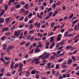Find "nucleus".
Here are the masks:
<instances>
[{"label":"nucleus","instance_id":"f257e3e1","mask_svg":"<svg viewBox=\"0 0 79 79\" xmlns=\"http://www.w3.org/2000/svg\"><path fill=\"white\" fill-rule=\"evenodd\" d=\"M50 55V54L49 53H47V52H45L43 55L39 56L38 58H42V60H45L46 58L48 59Z\"/></svg>","mask_w":79,"mask_h":79},{"label":"nucleus","instance_id":"6e6d98bb","mask_svg":"<svg viewBox=\"0 0 79 79\" xmlns=\"http://www.w3.org/2000/svg\"><path fill=\"white\" fill-rule=\"evenodd\" d=\"M40 23H39L37 25V27H36V28H38V27H40Z\"/></svg>","mask_w":79,"mask_h":79},{"label":"nucleus","instance_id":"58836bf2","mask_svg":"<svg viewBox=\"0 0 79 79\" xmlns=\"http://www.w3.org/2000/svg\"><path fill=\"white\" fill-rule=\"evenodd\" d=\"M72 57L73 61H75V60H76V57L73 56H72Z\"/></svg>","mask_w":79,"mask_h":79},{"label":"nucleus","instance_id":"e2e57ef3","mask_svg":"<svg viewBox=\"0 0 79 79\" xmlns=\"http://www.w3.org/2000/svg\"><path fill=\"white\" fill-rule=\"evenodd\" d=\"M42 39L43 40H44V41H45V40H46V37H45L44 36L42 38Z\"/></svg>","mask_w":79,"mask_h":79},{"label":"nucleus","instance_id":"f3484780","mask_svg":"<svg viewBox=\"0 0 79 79\" xmlns=\"http://www.w3.org/2000/svg\"><path fill=\"white\" fill-rule=\"evenodd\" d=\"M21 6V5L19 4V3H18L16 6V8H20Z\"/></svg>","mask_w":79,"mask_h":79},{"label":"nucleus","instance_id":"338daca9","mask_svg":"<svg viewBox=\"0 0 79 79\" xmlns=\"http://www.w3.org/2000/svg\"><path fill=\"white\" fill-rule=\"evenodd\" d=\"M33 52H34V49H32L30 52L29 53L30 54H31V53H32Z\"/></svg>","mask_w":79,"mask_h":79},{"label":"nucleus","instance_id":"393cba45","mask_svg":"<svg viewBox=\"0 0 79 79\" xmlns=\"http://www.w3.org/2000/svg\"><path fill=\"white\" fill-rule=\"evenodd\" d=\"M37 35H38V37H40L41 38H42V35H43L42 34L38 33L37 34Z\"/></svg>","mask_w":79,"mask_h":79},{"label":"nucleus","instance_id":"0e129e2a","mask_svg":"<svg viewBox=\"0 0 79 79\" xmlns=\"http://www.w3.org/2000/svg\"><path fill=\"white\" fill-rule=\"evenodd\" d=\"M52 73V74H55V69H53Z\"/></svg>","mask_w":79,"mask_h":79},{"label":"nucleus","instance_id":"c85d7f7f","mask_svg":"<svg viewBox=\"0 0 79 79\" xmlns=\"http://www.w3.org/2000/svg\"><path fill=\"white\" fill-rule=\"evenodd\" d=\"M4 59L5 60H6L7 61H8V60H10V57L6 56L4 58Z\"/></svg>","mask_w":79,"mask_h":79},{"label":"nucleus","instance_id":"dca6fc26","mask_svg":"<svg viewBox=\"0 0 79 79\" xmlns=\"http://www.w3.org/2000/svg\"><path fill=\"white\" fill-rule=\"evenodd\" d=\"M0 23H3L4 22V18H0Z\"/></svg>","mask_w":79,"mask_h":79},{"label":"nucleus","instance_id":"7ed1b4c3","mask_svg":"<svg viewBox=\"0 0 79 79\" xmlns=\"http://www.w3.org/2000/svg\"><path fill=\"white\" fill-rule=\"evenodd\" d=\"M66 61H65L63 62V63L62 64V67L63 69H66V68H68V66L66 65Z\"/></svg>","mask_w":79,"mask_h":79},{"label":"nucleus","instance_id":"b1692460","mask_svg":"<svg viewBox=\"0 0 79 79\" xmlns=\"http://www.w3.org/2000/svg\"><path fill=\"white\" fill-rule=\"evenodd\" d=\"M64 41H65V40H63L61 43H59V44H60V45H63L64 44Z\"/></svg>","mask_w":79,"mask_h":79},{"label":"nucleus","instance_id":"774afa93","mask_svg":"<svg viewBox=\"0 0 79 79\" xmlns=\"http://www.w3.org/2000/svg\"><path fill=\"white\" fill-rule=\"evenodd\" d=\"M5 6H6V7H5V10H7L8 9V6L6 5Z\"/></svg>","mask_w":79,"mask_h":79},{"label":"nucleus","instance_id":"3c124183","mask_svg":"<svg viewBox=\"0 0 79 79\" xmlns=\"http://www.w3.org/2000/svg\"><path fill=\"white\" fill-rule=\"evenodd\" d=\"M36 79H39V75L37 74L35 76Z\"/></svg>","mask_w":79,"mask_h":79},{"label":"nucleus","instance_id":"6e6552de","mask_svg":"<svg viewBox=\"0 0 79 79\" xmlns=\"http://www.w3.org/2000/svg\"><path fill=\"white\" fill-rule=\"evenodd\" d=\"M13 48H14V46H10L7 48V52H9V51H10V50H11V49H13Z\"/></svg>","mask_w":79,"mask_h":79},{"label":"nucleus","instance_id":"bb28decb","mask_svg":"<svg viewBox=\"0 0 79 79\" xmlns=\"http://www.w3.org/2000/svg\"><path fill=\"white\" fill-rule=\"evenodd\" d=\"M14 64H15V63H14V62H11V65L10 66V68L11 69H13V65H14Z\"/></svg>","mask_w":79,"mask_h":79},{"label":"nucleus","instance_id":"ea45409f","mask_svg":"<svg viewBox=\"0 0 79 79\" xmlns=\"http://www.w3.org/2000/svg\"><path fill=\"white\" fill-rule=\"evenodd\" d=\"M16 27L15 26H14L12 27V28H11V31H13L14 29H15Z\"/></svg>","mask_w":79,"mask_h":79},{"label":"nucleus","instance_id":"39448f33","mask_svg":"<svg viewBox=\"0 0 79 79\" xmlns=\"http://www.w3.org/2000/svg\"><path fill=\"white\" fill-rule=\"evenodd\" d=\"M66 49H70V50L71 51H73V50H74V48H73V46H69L66 47Z\"/></svg>","mask_w":79,"mask_h":79},{"label":"nucleus","instance_id":"4468645a","mask_svg":"<svg viewBox=\"0 0 79 79\" xmlns=\"http://www.w3.org/2000/svg\"><path fill=\"white\" fill-rule=\"evenodd\" d=\"M34 30L33 29H32L29 31V33L30 34H34Z\"/></svg>","mask_w":79,"mask_h":79},{"label":"nucleus","instance_id":"f03ea898","mask_svg":"<svg viewBox=\"0 0 79 79\" xmlns=\"http://www.w3.org/2000/svg\"><path fill=\"white\" fill-rule=\"evenodd\" d=\"M52 62L48 63L47 64V66L46 67V69H47V68L49 69H51V65H52Z\"/></svg>","mask_w":79,"mask_h":79},{"label":"nucleus","instance_id":"ddd939ff","mask_svg":"<svg viewBox=\"0 0 79 79\" xmlns=\"http://www.w3.org/2000/svg\"><path fill=\"white\" fill-rule=\"evenodd\" d=\"M72 62L73 60H72V59H69V60L67 62V64L69 65V64H71L72 63Z\"/></svg>","mask_w":79,"mask_h":79},{"label":"nucleus","instance_id":"1a4fd4ad","mask_svg":"<svg viewBox=\"0 0 79 79\" xmlns=\"http://www.w3.org/2000/svg\"><path fill=\"white\" fill-rule=\"evenodd\" d=\"M7 47V45L6 44H2V48L3 50H6Z\"/></svg>","mask_w":79,"mask_h":79},{"label":"nucleus","instance_id":"69168bd1","mask_svg":"<svg viewBox=\"0 0 79 79\" xmlns=\"http://www.w3.org/2000/svg\"><path fill=\"white\" fill-rule=\"evenodd\" d=\"M52 16V12H50L49 13V16Z\"/></svg>","mask_w":79,"mask_h":79},{"label":"nucleus","instance_id":"052dcab7","mask_svg":"<svg viewBox=\"0 0 79 79\" xmlns=\"http://www.w3.org/2000/svg\"><path fill=\"white\" fill-rule=\"evenodd\" d=\"M60 2H57L56 3V5H57V6H58V5H60Z\"/></svg>","mask_w":79,"mask_h":79},{"label":"nucleus","instance_id":"4c0bfd02","mask_svg":"<svg viewBox=\"0 0 79 79\" xmlns=\"http://www.w3.org/2000/svg\"><path fill=\"white\" fill-rule=\"evenodd\" d=\"M34 39V36H32L31 38H30V40H31V41H33Z\"/></svg>","mask_w":79,"mask_h":79},{"label":"nucleus","instance_id":"c9c22d12","mask_svg":"<svg viewBox=\"0 0 79 79\" xmlns=\"http://www.w3.org/2000/svg\"><path fill=\"white\" fill-rule=\"evenodd\" d=\"M60 75H61V74L59 73V72H58L55 74V76H60Z\"/></svg>","mask_w":79,"mask_h":79},{"label":"nucleus","instance_id":"c03bdc74","mask_svg":"<svg viewBox=\"0 0 79 79\" xmlns=\"http://www.w3.org/2000/svg\"><path fill=\"white\" fill-rule=\"evenodd\" d=\"M56 69H59L60 67L59 66V64H57L56 65Z\"/></svg>","mask_w":79,"mask_h":79},{"label":"nucleus","instance_id":"f704fd0d","mask_svg":"<svg viewBox=\"0 0 79 79\" xmlns=\"http://www.w3.org/2000/svg\"><path fill=\"white\" fill-rule=\"evenodd\" d=\"M54 34L53 32H51L48 35V36H50L51 35H53Z\"/></svg>","mask_w":79,"mask_h":79},{"label":"nucleus","instance_id":"a878e982","mask_svg":"<svg viewBox=\"0 0 79 79\" xmlns=\"http://www.w3.org/2000/svg\"><path fill=\"white\" fill-rule=\"evenodd\" d=\"M5 39H6V36H2L1 37V40H5Z\"/></svg>","mask_w":79,"mask_h":79},{"label":"nucleus","instance_id":"cd10ccee","mask_svg":"<svg viewBox=\"0 0 79 79\" xmlns=\"http://www.w3.org/2000/svg\"><path fill=\"white\" fill-rule=\"evenodd\" d=\"M78 21H79V20L78 19L75 20L73 21V22H72V24H76V23H77Z\"/></svg>","mask_w":79,"mask_h":79},{"label":"nucleus","instance_id":"a19ab883","mask_svg":"<svg viewBox=\"0 0 79 79\" xmlns=\"http://www.w3.org/2000/svg\"><path fill=\"white\" fill-rule=\"evenodd\" d=\"M41 40V39L40 38H35V41H38V40Z\"/></svg>","mask_w":79,"mask_h":79},{"label":"nucleus","instance_id":"9b49d317","mask_svg":"<svg viewBox=\"0 0 79 79\" xmlns=\"http://www.w3.org/2000/svg\"><path fill=\"white\" fill-rule=\"evenodd\" d=\"M10 19L9 18H7L5 19V21L6 23H8L10 21Z\"/></svg>","mask_w":79,"mask_h":79},{"label":"nucleus","instance_id":"72a5a7b5","mask_svg":"<svg viewBox=\"0 0 79 79\" xmlns=\"http://www.w3.org/2000/svg\"><path fill=\"white\" fill-rule=\"evenodd\" d=\"M32 16V14L31 13H30L29 15H28V18H31V16Z\"/></svg>","mask_w":79,"mask_h":79},{"label":"nucleus","instance_id":"412c9836","mask_svg":"<svg viewBox=\"0 0 79 79\" xmlns=\"http://www.w3.org/2000/svg\"><path fill=\"white\" fill-rule=\"evenodd\" d=\"M50 39L51 40L50 41V43H51V42H53V41L54 40V37L53 36H52L51 37Z\"/></svg>","mask_w":79,"mask_h":79},{"label":"nucleus","instance_id":"49530a36","mask_svg":"<svg viewBox=\"0 0 79 79\" xmlns=\"http://www.w3.org/2000/svg\"><path fill=\"white\" fill-rule=\"evenodd\" d=\"M35 73V70H33L31 72V74H34Z\"/></svg>","mask_w":79,"mask_h":79},{"label":"nucleus","instance_id":"864d4df0","mask_svg":"<svg viewBox=\"0 0 79 79\" xmlns=\"http://www.w3.org/2000/svg\"><path fill=\"white\" fill-rule=\"evenodd\" d=\"M30 43L29 42H27L25 44V46L27 47H28V46H29Z\"/></svg>","mask_w":79,"mask_h":79},{"label":"nucleus","instance_id":"423d86ee","mask_svg":"<svg viewBox=\"0 0 79 79\" xmlns=\"http://www.w3.org/2000/svg\"><path fill=\"white\" fill-rule=\"evenodd\" d=\"M23 64H20L19 65V69H18V71L19 72L21 71L23 69Z\"/></svg>","mask_w":79,"mask_h":79},{"label":"nucleus","instance_id":"4be33fe9","mask_svg":"<svg viewBox=\"0 0 79 79\" xmlns=\"http://www.w3.org/2000/svg\"><path fill=\"white\" fill-rule=\"evenodd\" d=\"M74 16V15H73V14L72 13L71 14V15H70L69 18V19H70L71 18H73Z\"/></svg>","mask_w":79,"mask_h":79},{"label":"nucleus","instance_id":"603ef678","mask_svg":"<svg viewBox=\"0 0 79 79\" xmlns=\"http://www.w3.org/2000/svg\"><path fill=\"white\" fill-rule=\"evenodd\" d=\"M4 63H5V64H6V65H8V64L10 63V62L7 61L6 62L5 61V62Z\"/></svg>","mask_w":79,"mask_h":79},{"label":"nucleus","instance_id":"79ce46f5","mask_svg":"<svg viewBox=\"0 0 79 79\" xmlns=\"http://www.w3.org/2000/svg\"><path fill=\"white\" fill-rule=\"evenodd\" d=\"M56 3H54L52 6V8H55L56 7Z\"/></svg>","mask_w":79,"mask_h":79},{"label":"nucleus","instance_id":"a18cd8bd","mask_svg":"<svg viewBox=\"0 0 79 79\" xmlns=\"http://www.w3.org/2000/svg\"><path fill=\"white\" fill-rule=\"evenodd\" d=\"M66 6H63L62 7V9H63V11H65V10H66Z\"/></svg>","mask_w":79,"mask_h":79},{"label":"nucleus","instance_id":"13d9d810","mask_svg":"<svg viewBox=\"0 0 79 79\" xmlns=\"http://www.w3.org/2000/svg\"><path fill=\"white\" fill-rule=\"evenodd\" d=\"M63 78V76L61 75L59 77V79H62Z\"/></svg>","mask_w":79,"mask_h":79},{"label":"nucleus","instance_id":"37998d69","mask_svg":"<svg viewBox=\"0 0 79 79\" xmlns=\"http://www.w3.org/2000/svg\"><path fill=\"white\" fill-rule=\"evenodd\" d=\"M0 60H1V61H3L4 63H5V60L3 58H0Z\"/></svg>","mask_w":79,"mask_h":79},{"label":"nucleus","instance_id":"2eb2a0df","mask_svg":"<svg viewBox=\"0 0 79 79\" xmlns=\"http://www.w3.org/2000/svg\"><path fill=\"white\" fill-rule=\"evenodd\" d=\"M74 28L75 31H77V30H79V27H77V25H75Z\"/></svg>","mask_w":79,"mask_h":79},{"label":"nucleus","instance_id":"c756f323","mask_svg":"<svg viewBox=\"0 0 79 79\" xmlns=\"http://www.w3.org/2000/svg\"><path fill=\"white\" fill-rule=\"evenodd\" d=\"M29 71H27L26 72V77H29Z\"/></svg>","mask_w":79,"mask_h":79},{"label":"nucleus","instance_id":"bf43d9fd","mask_svg":"<svg viewBox=\"0 0 79 79\" xmlns=\"http://www.w3.org/2000/svg\"><path fill=\"white\" fill-rule=\"evenodd\" d=\"M38 18H40V19L42 18V16H41V15H37Z\"/></svg>","mask_w":79,"mask_h":79},{"label":"nucleus","instance_id":"de8ad7c7","mask_svg":"<svg viewBox=\"0 0 79 79\" xmlns=\"http://www.w3.org/2000/svg\"><path fill=\"white\" fill-rule=\"evenodd\" d=\"M25 10L24 9L22 8L21 10V12H22V13H24V12H25Z\"/></svg>","mask_w":79,"mask_h":79},{"label":"nucleus","instance_id":"680f3d73","mask_svg":"<svg viewBox=\"0 0 79 79\" xmlns=\"http://www.w3.org/2000/svg\"><path fill=\"white\" fill-rule=\"evenodd\" d=\"M77 50H76L73 51V53L74 55V54H75L76 53H77Z\"/></svg>","mask_w":79,"mask_h":79},{"label":"nucleus","instance_id":"8fccbe9b","mask_svg":"<svg viewBox=\"0 0 79 79\" xmlns=\"http://www.w3.org/2000/svg\"><path fill=\"white\" fill-rule=\"evenodd\" d=\"M25 9H27V8H28V4H26L25 6Z\"/></svg>","mask_w":79,"mask_h":79},{"label":"nucleus","instance_id":"6ab92c4d","mask_svg":"<svg viewBox=\"0 0 79 79\" xmlns=\"http://www.w3.org/2000/svg\"><path fill=\"white\" fill-rule=\"evenodd\" d=\"M24 15H28L29 14V10H27V11H26V10H25V12H24Z\"/></svg>","mask_w":79,"mask_h":79},{"label":"nucleus","instance_id":"4d7b16f0","mask_svg":"<svg viewBox=\"0 0 79 79\" xmlns=\"http://www.w3.org/2000/svg\"><path fill=\"white\" fill-rule=\"evenodd\" d=\"M55 56H51L50 58L51 59H55Z\"/></svg>","mask_w":79,"mask_h":79},{"label":"nucleus","instance_id":"2f4dec72","mask_svg":"<svg viewBox=\"0 0 79 79\" xmlns=\"http://www.w3.org/2000/svg\"><path fill=\"white\" fill-rule=\"evenodd\" d=\"M63 61V59L61 58L58 60L57 61V62H58V63H60L61 62V61Z\"/></svg>","mask_w":79,"mask_h":79},{"label":"nucleus","instance_id":"473e14b6","mask_svg":"<svg viewBox=\"0 0 79 79\" xmlns=\"http://www.w3.org/2000/svg\"><path fill=\"white\" fill-rule=\"evenodd\" d=\"M33 25L32 24L30 25L29 29L30 30L32 29L33 28Z\"/></svg>","mask_w":79,"mask_h":79},{"label":"nucleus","instance_id":"5701e85b","mask_svg":"<svg viewBox=\"0 0 79 79\" xmlns=\"http://www.w3.org/2000/svg\"><path fill=\"white\" fill-rule=\"evenodd\" d=\"M55 22H52L51 23V27H54V26H55Z\"/></svg>","mask_w":79,"mask_h":79},{"label":"nucleus","instance_id":"5fc2aeb1","mask_svg":"<svg viewBox=\"0 0 79 79\" xmlns=\"http://www.w3.org/2000/svg\"><path fill=\"white\" fill-rule=\"evenodd\" d=\"M24 18V17L22 16L20 19L19 21H22Z\"/></svg>","mask_w":79,"mask_h":79},{"label":"nucleus","instance_id":"20e7f679","mask_svg":"<svg viewBox=\"0 0 79 79\" xmlns=\"http://www.w3.org/2000/svg\"><path fill=\"white\" fill-rule=\"evenodd\" d=\"M39 58H36L34 59V61L35 62V64H39L40 63V62L39 61L40 60Z\"/></svg>","mask_w":79,"mask_h":79},{"label":"nucleus","instance_id":"aec40b11","mask_svg":"<svg viewBox=\"0 0 79 79\" xmlns=\"http://www.w3.org/2000/svg\"><path fill=\"white\" fill-rule=\"evenodd\" d=\"M40 49L39 48H37L35 49V52L36 53H37V52H40Z\"/></svg>","mask_w":79,"mask_h":79},{"label":"nucleus","instance_id":"0eeeda50","mask_svg":"<svg viewBox=\"0 0 79 79\" xmlns=\"http://www.w3.org/2000/svg\"><path fill=\"white\" fill-rule=\"evenodd\" d=\"M8 27H5V28H3L2 30V32H4L5 31H8Z\"/></svg>","mask_w":79,"mask_h":79},{"label":"nucleus","instance_id":"f8f14e48","mask_svg":"<svg viewBox=\"0 0 79 79\" xmlns=\"http://www.w3.org/2000/svg\"><path fill=\"white\" fill-rule=\"evenodd\" d=\"M20 34V32L19 31L16 32L15 31V32L14 34L15 36H19V34Z\"/></svg>","mask_w":79,"mask_h":79},{"label":"nucleus","instance_id":"09e8293b","mask_svg":"<svg viewBox=\"0 0 79 79\" xmlns=\"http://www.w3.org/2000/svg\"><path fill=\"white\" fill-rule=\"evenodd\" d=\"M25 44H26V41H23L20 43V45H23Z\"/></svg>","mask_w":79,"mask_h":79},{"label":"nucleus","instance_id":"a211bd4d","mask_svg":"<svg viewBox=\"0 0 79 79\" xmlns=\"http://www.w3.org/2000/svg\"><path fill=\"white\" fill-rule=\"evenodd\" d=\"M64 53H65V52H62V53L61 54H60L59 56H57V57H60V56H63V55H64Z\"/></svg>","mask_w":79,"mask_h":79},{"label":"nucleus","instance_id":"7c9ffc66","mask_svg":"<svg viewBox=\"0 0 79 79\" xmlns=\"http://www.w3.org/2000/svg\"><path fill=\"white\" fill-rule=\"evenodd\" d=\"M47 10H47L48 12H50V11H52V8L50 7L49 8H46Z\"/></svg>","mask_w":79,"mask_h":79},{"label":"nucleus","instance_id":"9d476101","mask_svg":"<svg viewBox=\"0 0 79 79\" xmlns=\"http://www.w3.org/2000/svg\"><path fill=\"white\" fill-rule=\"evenodd\" d=\"M11 2L12 3H14V2H15V0H10L8 3V5H11Z\"/></svg>","mask_w":79,"mask_h":79},{"label":"nucleus","instance_id":"e433bc0d","mask_svg":"<svg viewBox=\"0 0 79 79\" xmlns=\"http://www.w3.org/2000/svg\"><path fill=\"white\" fill-rule=\"evenodd\" d=\"M68 32H68V31H67V32H65L64 33V37H66V36H67V35H68Z\"/></svg>","mask_w":79,"mask_h":79}]
</instances>
